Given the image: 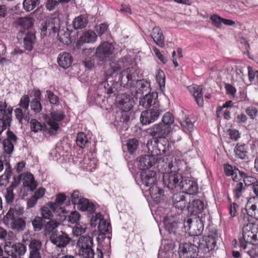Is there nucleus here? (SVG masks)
<instances>
[{"mask_svg": "<svg viewBox=\"0 0 258 258\" xmlns=\"http://www.w3.org/2000/svg\"><path fill=\"white\" fill-rule=\"evenodd\" d=\"M77 245L79 248V254L84 258H103V253L100 248H97L96 252L94 251L93 239L90 236H80Z\"/></svg>", "mask_w": 258, "mask_h": 258, "instance_id": "obj_1", "label": "nucleus"}, {"mask_svg": "<svg viewBox=\"0 0 258 258\" xmlns=\"http://www.w3.org/2000/svg\"><path fill=\"white\" fill-rule=\"evenodd\" d=\"M120 85L124 87L135 88L136 95H143L144 93L147 94L151 91L150 83L145 80H134L133 79V75L127 74L124 77L123 73L119 77Z\"/></svg>", "mask_w": 258, "mask_h": 258, "instance_id": "obj_2", "label": "nucleus"}, {"mask_svg": "<svg viewBox=\"0 0 258 258\" xmlns=\"http://www.w3.org/2000/svg\"><path fill=\"white\" fill-rule=\"evenodd\" d=\"M240 246L245 249L248 243L258 244V225L248 222L242 228V236L239 238Z\"/></svg>", "mask_w": 258, "mask_h": 258, "instance_id": "obj_3", "label": "nucleus"}, {"mask_svg": "<svg viewBox=\"0 0 258 258\" xmlns=\"http://www.w3.org/2000/svg\"><path fill=\"white\" fill-rule=\"evenodd\" d=\"M166 166L164 170L160 171L163 173V182L170 189L179 187L180 185V181L183 180L182 176L177 171H173L172 163H165L163 167Z\"/></svg>", "mask_w": 258, "mask_h": 258, "instance_id": "obj_4", "label": "nucleus"}, {"mask_svg": "<svg viewBox=\"0 0 258 258\" xmlns=\"http://www.w3.org/2000/svg\"><path fill=\"white\" fill-rule=\"evenodd\" d=\"M59 13L58 11H55L48 18L45 24L42 26L41 29V33L44 35L47 34L48 32L50 34L55 35L57 34V39L62 43H64L63 38L59 36L60 22V20L59 17ZM67 41H66L67 43Z\"/></svg>", "mask_w": 258, "mask_h": 258, "instance_id": "obj_5", "label": "nucleus"}, {"mask_svg": "<svg viewBox=\"0 0 258 258\" xmlns=\"http://www.w3.org/2000/svg\"><path fill=\"white\" fill-rule=\"evenodd\" d=\"M149 152L153 156H158L165 154L171 148V145L166 138L149 140L147 142Z\"/></svg>", "mask_w": 258, "mask_h": 258, "instance_id": "obj_6", "label": "nucleus"}, {"mask_svg": "<svg viewBox=\"0 0 258 258\" xmlns=\"http://www.w3.org/2000/svg\"><path fill=\"white\" fill-rule=\"evenodd\" d=\"M217 237V233L216 231L213 234L204 236L202 238L200 237H194L193 242L195 244H198L199 251L206 253L215 247Z\"/></svg>", "mask_w": 258, "mask_h": 258, "instance_id": "obj_7", "label": "nucleus"}, {"mask_svg": "<svg viewBox=\"0 0 258 258\" xmlns=\"http://www.w3.org/2000/svg\"><path fill=\"white\" fill-rule=\"evenodd\" d=\"M30 97L28 94L23 95L18 104L19 107L14 110L16 118L19 122L23 123V121L28 122L30 120L29 107L30 106Z\"/></svg>", "mask_w": 258, "mask_h": 258, "instance_id": "obj_8", "label": "nucleus"}, {"mask_svg": "<svg viewBox=\"0 0 258 258\" xmlns=\"http://www.w3.org/2000/svg\"><path fill=\"white\" fill-rule=\"evenodd\" d=\"M66 200V194L61 192L56 195L54 202H48V205L51 208L55 214L58 216L56 219L60 221H63L67 219V212L61 207Z\"/></svg>", "mask_w": 258, "mask_h": 258, "instance_id": "obj_9", "label": "nucleus"}, {"mask_svg": "<svg viewBox=\"0 0 258 258\" xmlns=\"http://www.w3.org/2000/svg\"><path fill=\"white\" fill-rule=\"evenodd\" d=\"M161 105L155 104L152 108L142 112L140 116L141 122L143 125L152 123L157 120L159 116L164 111Z\"/></svg>", "mask_w": 258, "mask_h": 258, "instance_id": "obj_10", "label": "nucleus"}, {"mask_svg": "<svg viewBox=\"0 0 258 258\" xmlns=\"http://www.w3.org/2000/svg\"><path fill=\"white\" fill-rule=\"evenodd\" d=\"M4 222L6 224H10L12 229L18 231H23L26 227V222L21 217L14 215L13 208H10L4 216Z\"/></svg>", "mask_w": 258, "mask_h": 258, "instance_id": "obj_11", "label": "nucleus"}, {"mask_svg": "<svg viewBox=\"0 0 258 258\" xmlns=\"http://www.w3.org/2000/svg\"><path fill=\"white\" fill-rule=\"evenodd\" d=\"M171 131V126L162 123L155 124L147 130V133L154 140L166 138Z\"/></svg>", "mask_w": 258, "mask_h": 258, "instance_id": "obj_12", "label": "nucleus"}, {"mask_svg": "<svg viewBox=\"0 0 258 258\" xmlns=\"http://www.w3.org/2000/svg\"><path fill=\"white\" fill-rule=\"evenodd\" d=\"M199 247L198 244L185 243L179 247V255L180 258H196L198 255Z\"/></svg>", "mask_w": 258, "mask_h": 258, "instance_id": "obj_13", "label": "nucleus"}, {"mask_svg": "<svg viewBox=\"0 0 258 258\" xmlns=\"http://www.w3.org/2000/svg\"><path fill=\"white\" fill-rule=\"evenodd\" d=\"M114 50V46L108 42L101 43L96 48V57L100 61H105L111 55Z\"/></svg>", "mask_w": 258, "mask_h": 258, "instance_id": "obj_14", "label": "nucleus"}, {"mask_svg": "<svg viewBox=\"0 0 258 258\" xmlns=\"http://www.w3.org/2000/svg\"><path fill=\"white\" fill-rule=\"evenodd\" d=\"M5 251L12 258L24 254L26 251L25 245L21 243L12 244L11 242H7L4 247Z\"/></svg>", "mask_w": 258, "mask_h": 258, "instance_id": "obj_15", "label": "nucleus"}, {"mask_svg": "<svg viewBox=\"0 0 258 258\" xmlns=\"http://www.w3.org/2000/svg\"><path fill=\"white\" fill-rule=\"evenodd\" d=\"M50 240L56 246L64 247L70 242L71 238L66 233L56 230L51 233Z\"/></svg>", "mask_w": 258, "mask_h": 258, "instance_id": "obj_16", "label": "nucleus"}, {"mask_svg": "<svg viewBox=\"0 0 258 258\" xmlns=\"http://www.w3.org/2000/svg\"><path fill=\"white\" fill-rule=\"evenodd\" d=\"M65 117L64 114L60 111H51L50 116L46 115L44 117V120L47 124L50 126L51 129L57 131L59 128V125L57 121H60Z\"/></svg>", "mask_w": 258, "mask_h": 258, "instance_id": "obj_17", "label": "nucleus"}, {"mask_svg": "<svg viewBox=\"0 0 258 258\" xmlns=\"http://www.w3.org/2000/svg\"><path fill=\"white\" fill-rule=\"evenodd\" d=\"M240 218L244 222H250L252 219H258V207L255 204H247L245 208L242 209Z\"/></svg>", "mask_w": 258, "mask_h": 258, "instance_id": "obj_18", "label": "nucleus"}, {"mask_svg": "<svg viewBox=\"0 0 258 258\" xmlns=\"http://www.w3.org/2000/svg\"><path fill=\"white\" fill-rule=\"evenodd\" d=\"M18 138L16 135L11 130H8L7 132V138L5 139L2 142L3 147L5 152L11 155L14 151V145L17 142Z\"/></svg>", "mask_w": 258, "mask_h": 258, "instance_id": "obj_19", "label": "nucleus"}, {"mask_svg": "<svg viewBox=\"0 0 258 258\" xmlns=\"http://www.w3.org/2000/svg\"><path fill=\"white\" fill-rule=\"evenodd\" d=\"M117 85V82L113 80L112 78L109 77L99 84L98 89L104 94L111 96V94L115 95V92Z\"/></svg>", "mask_w": 258, "mask_h": 258, "instance_id": "obj_20", "label": "nucleus"}, {"mask_svg": "<svg viewBox=\"0 0 258 258\" xmlns=\"http://www.w3.org/2000/svg\"><path fill=\"white\" fill-rule=\"evenodd\" d=\"M117 98L118 107L123 112H126L132 109L134 100L131 95L126 93L121 94Z\"/></svg>", "mask_w": 258, "mask_h": 258, "instance_id": "obj_21", "label": "nucleus"}, {"mask_svg": "<svg viewBox=\"0 0 258 258\" xmlns=\"http://www.w3.org/2000/svg\"><path fill=\"white\" fill-rule=\"evenodd\" d=\"M34 22L33 18L30 17H21L17 18L14 22L15 26L19 30L21 33L32 27Z\"/></svg>", "mask_w": 258, "mask_h": 258, "instance_id": "obj_22", "label": "nucleus"}, {"mask_svg": "<svg viewBox=\"0 0 258 258\" xmlns=\"http://www.w3.org/2000/svg\"><path fill=\"white\" fill-rule=\"evenodd\" d=\"M155 158L152 155H144L140 156L137 160V165L142 171L150 168L155 164Z\"/></svg>", "mask_w": 258, "mask_h": 258, "instance_id": "obj_23", "label": "nucleus"}, {"mask_svg": "<svg viewBox=\"0 0 258 258\" xmlns=\"http://www.w3.org/2000/svg\"><path fill=\"white\" fill-rule=\"evenodd\" d=\"M179 188L183 192L189 195L196 194L199 190L197 183L188 179L181 180Z\"/></svg>", "mask_w": 258, "mask_h": 258, "instance_id": "obj_24", "label": "nucleus"}, {"mask_svg": "<svg viewBox=\"0 0 258 258\" xmlns=\"http://www.w3.org/2000/svg\"><path fill=\"white\" fill-rule=\"evenodd\" d=\"M173 204L174 207L178 210L177 213H181L187 206V202L183 193L177 192L173 195Z\"/></svg>", "mask_w": 258, "mask_h": 258, "instance_id": "obj_25", "label": "nucleus"}, {"mask_svg": "<svg viewBox=\"0 0 258 258\" xmlns=\"http://www.w3.org/2000/svg\"><path fill=\"white\" fill-rule=\"evenodd\" d=\"M140 178L143 184L146 186L154 185L157 181L156 173L153 170L142 171Z\"/></svg>", "mask_w": 258, "mask_h": 258, "instance_id": "obj_26", "label": "nucleus"}, {"mask_svg": "<svg viewBox=\"0 0 258 258\" xmlns=\"http://www.w3.org/2000/svg\"><path fill=\"white\" fill-rule=\"evenodd\" d=\"M77 208L81 211L87 212L88 214H93L96 209V205L88 199L83 198L80 199Z\"/></svg>", "mask_w": 258, "mask_h": 258, "instance_id": "obj_27", "label": "nucleus"}, {"mask_svg": "<svg viewBox=\"0 0 258 258\" xmlns=\"http://www.w3.org/2000/svg\"><path fill=\"white\" fill-rule=\"evenodd\" d=\"M187 208L191 215H197L203 211L204 203L200 200L195 199L189 203Z\"/></svg>", "mask_w": 258, "mask_h": 258, "instance_id": "obj_28", "label": "nucleus"}, {"mask_svg": "<svg viewBox=\"0 0 258 258\" xmlns=\"http://www.w3.org/2000/svg\"><path fill=\"white\" fill-rule=\"evenodd\" d=\"M189 90L194 96L197 104L202 107L204 105L203 93L202 87L198 85L190 86Z\"/></svg>", "mask_w": 258, "mask_h": 258, "instance_id": "obj_29", "label": "nucleus"}, {"mask_svg": "<svg viewBox=\"0 0 258 258\" xmlns=\"http://www.w3.org/2000/svg\"><path fill=\"white\" fill-rule=\"evenodd\" d=\"M235 157L241 160L248 159V146L244 143H237L234 149Z\"/></svg>", "mask_w": 258, "mask_h": 258, "instance_id": "obj_30", "label": "nucleus"}, {"mask_svg": "<svg viewBox=\"0 0 258 258\" xmlns=\"http://www.w3.org/2000/svg\"><path fill=\"white\" fill-rule=\"evenodd\" d=\"M140 104L144 107L148 108L155 105H160L157 102V96L154 94H150V93L145 94V96L143 98H141L140 100Z\"/></svg>", "mask_w": 258, "mask_h": 258, "instance_id": "obj_31", "label": "nucleus"}, {"mask_svg": "<svg viewBox=\"0 0 258 258\" xmlns=\"http://www.w3.org/2000/svg\"><path fill=\"white\" fill-rule=\"evenodd\" d=\"M151 37L155 43L159 47H163L165 45L164 36L161 29L159 27H155L152 29Z\"/></svg>", "mask_w": 258, "mask_h": 258, "instance_id": "obj_32", "label": "nucleus"}, {"mask_svg": "<svg viewBox=\"0 0 258 258\" xmlns=\"http://www.w3.org/2000/svg\"><path fill=\"white\" fill-rule=\"evenodd\" d=\"M73 62V57L70 53L66 52L60 53L57 57L59 66L64 69L68 68Z\"/></svg>", "mask_w": 258, "mask_h": 258, "instance_id": "obj_33", "label": "nucleus"}, {"mask_svg": "<svg viewBox=\"0 0 258 258\" xmlns=\"http://www.w3.org/2000/svg\"><path fill=\"white\" fill-rule=\"evenodd\" d=\"M97 39L96 33L91 30L84 32L80 37V40L84 43H92L95 42Z\"/></svg>", "mask_w": 258, "mask_h": 258, "instance_id": "obj_34", "label": "nucleus"}, {"mask_svg": "<svg viewBox=\"0 0 258 258\" xmlns=\"http://www.w3.org/2000/svg\"><path fill=\"white\" fill-rule=\"evenodd\" d=\"M204 230V224L201 222L196 221L191 224L189 234L194 237H199Z\"/></svg>", "mask_w": 258, "mask_h": 258, "instance_id": "obj_35", "label": "nucleus"}, {"mask_svg": "<svg viewBox=\"0 0 258 258\" xmlns=\"http://www.w3.org/2000/svg\"><path fill=\"white\" fill-rule=\"evenodd\" d=\"M88 23L86 17L81 15L74 19L73 21V26L75 29H81L85 28Z\"/></svg>", "mask_w": 258, "mask_h": 258, "instance_id": "obj_36", "label": "nucleus"}, {"mask_svg": "<svg viewBox=\"0 0 258 258\" xmlns=\"http://www.w3.org/2000/svg\"><path fill=\"white\" fill-rule=\"evenodd\" d=\"M99 231L103 235H106L111 230V226L109 223L107 222L104 218L100 220L98 226Z\"/></svg>", "mask_w": 258, "mask_h": 258, "instance_id": "obj_37", "label": "nucleus"}, {"mask_svg": "<svg viewBox=\"0 0 258 258\" xmlns=\"http://www.w3.org/2000/svg\"><path fill=\"white\" fill-rule=\"evenodd\" d=\"M35 36L33 34L28 33L24 38V45L25 49L30 51L33 48Z\"/></svg>", "mask_w": 258, "mask_h": 258, "instance_id": "obj_38", "label": "nucleus"}, {"mask_svg": "<svg viewBox=\"0 0 258 258\" xmlns=\"http://www.w3.org/2000/svg\"><path fill=\"white\" fill-rule=\"evenodd\" d=\"M40 211L43 218L50 220L53 219V213L55 214L49 206L48 205V203L46 206H43L41 208Z\"/></svg>", "mask_w": 258, "mask_h": 258, "instance_id": "obj_39", "label": "nucleus"}, {"mask_svg": "<svg viewBox=\"0 0 258 258\" xmlns=\"http://www.w3.org/2000/svg\"><path fill=\"white\" fill-rule=\"evenodd\" d=\"M30 124L31 130L34 133L42 131L46 128V125L44 123H41L36 119H31Z\"/></svg>", "mask_w": 258, "mask_h": 258, "instance_id": "obj_40", "label": "nucleus"}, {"mask_svg": "<svg viewBox=\"0 0 258 258\" xmlns=\"http://www.w3.org/2000/svg\"><path fill=\"white\" fill-rule=\"evenodd\" d=\"M11 119L9 115H4L0 118V142L2 141L1 135L3 132L10 125Z\"/></svg>", "mask_w": 258, "mask_h": 258, "instance_id": "obj_41", "label": "nucleus"}, {"mask_svg": "<svg viewBox=\"0 0 258 258\" xmlns=\"http://www.w3.org/2000/svg\"><path fill=\"white\" fill-rule=\"evenodd\" d=\"M39 3V0H24L23 7L26 11L30 12L35 9Z\"/></svg>", "mask_w": 258, "mask_h": 258, "instance_id": "obj_42", "label": "nucleus"}, {"mask_svg": "<svg viewBox=\"0 0 258 258\" xmlns=\"http://www.w3.org/2000/svg\"><path fill=\"white\" fill-rule=\"evenodd\" d=\"M76 142L78 147L83 149L85 148L86 144L88 142V140L85 133L80 132L77 135Z\"/></svg>", "mask_w": 258, "mask_h": 258, "instance_id": "obj_43", "label": "nucleus"}, {"mask_svg": "<svg viewBox=\"0 0 258 258\" xmlns=\"http://www.w3.org/2000/svg\"><path fill=\"white\" fill-rule=\"evenodd\" d=\"M244 189V186L241 182H237L234 187L233 192L234 198L235 200H238L242 196V191Z\"/></svg>", "mask_w": 258, "mask_h": 258, "instance_id": "obj_44", "label": "nucleus"}, {"mask_svg": "<svg viewBox=\"0 0 258 258\" xmlns=\"http://www.w3.org/2000/svg\"><path fill=\"white\" fill-rule=\"evenodd\" d=\"M30 106L31 110L35 114L40 113L42 110V106L40 100H38L37 99H32Z\"/></svg>", "mask_w": 258, "mask_h": 258, "instance_id": "obj_45", "label": "nucleus"}, {"mask_svg": "<svg viewBox=\"0 0 258 258\" xmlns=\"http://www.w3.org/2000/svg\"><path fill=\"white\" fill-rule=\"evenodd\" d=\"M139 146L138 140L135 138L127 140L126 146L128 151L131 153H134L137 149Z\"/></svg>", "mask_w": 258, "mask_h": 258, "instance_id": "obj_46", "label": "nucleus"}, {"mask_svg": "<svg viewBox=\"0 0 258 258\" xmlns=\"http://www.w3.org/2000/svg\"><path fill=\"white\" fill-rule=\"evenodd\" d=\"M0 113L2 116L4 115H10L12 113V108L8 107V104L6 101H0Z\"/></svg>", "mask_w": 258, "mask_h": 258, "instance_id": "obj_47", "label": "nucleus"}, {"mask_svg": "<svg viewBox=\"0 0 258 258\" xmlns=\"http://www.w3.org/2000/svg\"><path fill=\"white\" fill-rule=\"evenodd\" d=\"M156 80L160 89L163 90L165 88V76L164 72L161 70H159L156 74Z\"/></svg>", "mask_w": 258, "mask_h": 258, "instance_id": "obj_48", "label": "nucleus"}, {"mask_svg": "<svg viewBox=\"0 0 258 258\" xmlns=\"http://www.w3.org/2000/svg\"><path fill=\"white\" fill-rule=\"evenodd\" d=\"M27 178L29 180H26L24 182V184L25 186L29 187L30 190L33 191L37 187V184L34 180L33 175L30 173L27 176Z\"/></svg>", "mask_w": 258, "mask_h": 258, "instance_id": "obj_49", "label": "nucleus"}, {"mask_svg": "<svg viewBox=\"0 0 258 258\" xmlns=\"http://www.w3.org/2000/svg\"><path fill=\"white\" fill-rule=\"evenodd\" d=\"M58 223L56 221L50 220V221L47 222L45 226V234H49L51 232L54 231V229L58 226Z\"/></svg>", "mask_w": 258, "mask_h": 258, "instance_id": "obj_50", "label": "nucleus"}, {"mask_svg": "<svg viewBox=\"0 0 258 258\" xmlns=\"http://www.w3.org/2000/svg\"><path fill=\"white\" fill-rule=\"evenodd\" d=\"M32 223L34 230L35 231H38L41 230L43 226L42 218L38 216L34 218V220L32 221Z\"/></svg>", "mask_w": 258, "mask_h": 258, "instance_id": "obj_51", "label": "nucleus"}, {"mask_svg": "<svg viewBox=\"0 0 258 258\" xmlns=\"http://www.w3.org/2000/svg\"><path fill=\"white\" fill-rule=\"evenodd\" d=\"M41 245V242L39 240L34 239L30 241L29 246L30 251L40 252Z\"/></svg>", "mask_w": 258, "mask_h": 258, "instance_id": "obj_52", "label": "nucleus"}, {"mask_svg": "<svg viewBox=\"0 0 258 258\" xmlns=\"http://www.w3.org/2000/svg\"><path fill=\"white\" fill-rule=\"evenodd\" d=\"M174 116L169 112H166L162 117V121L163 124L170 126L174 122Z\"/></svg>", "mask_w": 258, "mask_h": 258, "instance_id": "obj_53", "label": "nucleus"}, {"mask_svg": "<svg viewBox=\"0 0 258 258\" xmlns=\"http://www.w3.org/2000/svg\"><path fill=\"white\" fill-rule=\"evenodd\" d=\"M58 0H47L45 3L46 9L48 11L55 10L59 5Z\"/></svg>", "mask_w": 258, "mask_h": 258, "instance_id": "obj_54", "label": "nucleus"}, {"mask_svg": "<svg viewBox=\"0 0 258 258\" xmlns=\"http://www.w3.org/2000/svg\"><path fill=\"white\" fill-rule=\"evenodd\" d=\"M80 214L77 211H73L71 213L70 215L67 216L68 221L71 224L77 223L80 218Z\"/></svg>", "mask_w": 258, "mask_h": 258, "instance_id": "obj_55", "label": "nucleus"}, {"mask_svg": "<svg viewBox=\"0 0 258 258\" xmlns=\"http://www.w3.org/2000/svg\"><path fill=\"white\" fill-rule=\"evenodd\" d=\"M82 198L81 197V193L78 190H75L71 194L70 201L74 205H78V203L80 199Z\"/></svg>", "mask_w": 258, "mask_h": 258, "instance_id": "obj_56", "label": "nucleus"}, {"mask_svg": "<svg viewBox=\"0 0 258 258\" xmlns=\"http://www.w3.org/2000/svg\"><path fill=\"white\" fill-rule=\"evenodd\" d=\"M243 181L244 182V184L246 186H249L251 185L253 186V184H254L256 182H257L258 180L257 179L250 175H248L247 173H244V176L243 178Z\"/></svg>", "mask_w": 258, "mask_h": 258, "instance_id": "obj_57", "label": "nucleus"}, {"mask_svg": "<svg viewBox=\"0 0 258 258\" xmlns=\"http://www.w3.org/2000/svg\"><path fill=\"white\" fill-rule=\"evenodd\" d=\"M108 25L105 23H101L98 26H96L95 27V30L98 35L101 36L105 33L108 30Z\"/></svg>", "mask_w": 258, "mask_h": 258, "instance_id": "obj_58", "label": "nucleus"}, {"mask_svg": "<svg viewBox=\"0 0 258 258\" xmlns=\"http://www.w3.org/2000/svg\"><path fill=\"white\" fill-rule=\"evenodd\" d=\"M47 97L50 103L52 104H57L59 102V98L49 90L46 91Z\"/></svg>", "mask_w": 258, "mask_h": 258, "instance_id": "obj_59", "label": "nucleus"}, {"mask_svg": "<svg viewBox=\"0 0 258 258\" xmlns=\"http://www.w3.org/2000/svg\"><path fill=\"white\" fill-rule=\"evenodd\" d=\"M222 19L217 15H213L210 18L212 24L218 28L222 26Z\"/></svg>", "mask_w": 258, "mask_h": 258, "instance_id": "obj_60", "label": "nucleus"}, {"mask_svg": "<svg viewBox=\"0 0 258 258\" xmlns=\"http://www.w3.org/2000/svg\"><path fill=\"white\" fill-rule=\"evenodd\" d=\"M228 135L230 139L234 141H238L241 137L240 133L236 129H229Z\"/></svg>", "mask_w": 258, "mask_h": 258, "instance_id": "obj_61", "label": "nucleus"}, {"mask_svg": "<svg viewBox=\"0 0 258 258\" xmlns=\"http://www.w3.org/2000/svg\"><path fill=\"white\" fill-rule=\"evenodd\" d=\"M244 173V172L239 170L238 168L235 169V171L231 176L232 180L234 181L238 182L242 178H243Z\"/></svg>", "mask_w": 258, "mask_h": 258, "instance_id": "obj_62", "label": "nucleus"}, {"mask_svg": "<svg viewBox=\"0 0 258 258\" xmlns=\"http://www.w3.org/2000/svg\"><path fill=\"white\" fill-rule=\"evenodd\" d=\"M245 112L251 119H253L257 115V110L256 107L251 106L248 107L246 110Z\"/></svg>", "mask_w": 258, "mask_h": 258, "instance_id": "obj_63", "label": "nucleus"}, {"mask_svg": "<svg viewBox=\"0 0 258 258\" xmlns=\"http://www.w3.org/2000/svg\"><path fill=\"white\" fill-rule=\"evenodd\" d=\"M12 174V171L11 167H8L6 169L4 174L2 175L0 177V182L3 181H8Z\"/></svg>", "mask_w": 258, "mask_h": 258, "instance_id": "obj_64", "label": "nucleus"}]
</instances>
